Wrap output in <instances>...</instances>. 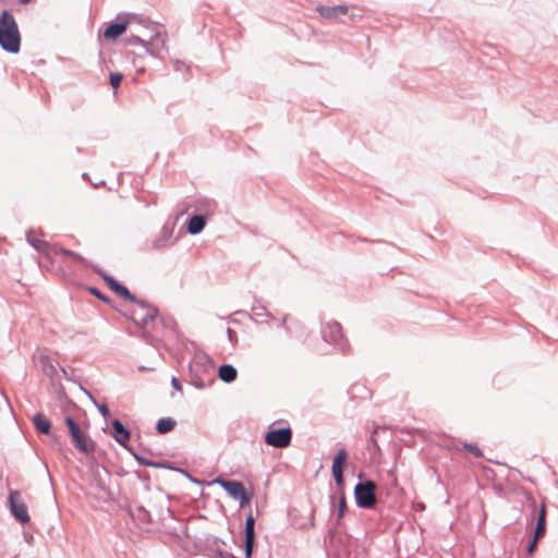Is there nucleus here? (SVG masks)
Wrapping results in <instances>:
<instances>
[{"label": "nucleus", "instance_id": "nucleus-40", "mask_svg": "<svg viewBox=\"0 0 558 558\" xmlns=\"http://www.w3.org/2000/svg\"><path fill=\"white\" fill-rule=\"evenodd\" d=\"M286 320H287V315L283 316L282 320H281V325H284L286 324Z\"/></svg>", "mask_w": 558, "mask_h": 558}, {"label": "nucleus", "instance_id": "nucleus-4", "mask_svg": "<svg viewBox=\"0 0 558 558\" xmlns=\"http://www.w3.org/2000/svg\"><path fill=\"white\" fill-rule=\"evenodd\" d=\"M322 336L327 343L332 344L338 351L345 352L349 348L348 341L342 335L341 325L338 322H327L322 327Z\"/></svg>", "mask_w": 558, "mask_h": 558}, {"label": "nucleus", "instance_id": "nucleus-34", "mask_svg": "<svg viewBox=\"0 0 558 558\" xmlns=\"http://www.w3.org/2000/svg\"><path fill=\"white\" fill-rule=\"evenodd\" d=\"M89 292L98 298L99 300L107 301L108 299L97 289L94 287L88 288Z\"/></svg>", "mask_w": 558, "mask_h": 558}, {"label": "nucleus", "instance_id": "nucleus-6", "mask_svg": "<svg viewBox=\"0 0 558 558\" xmlns=\"http://www.w3.org/2000/svg\"><path fill=\"white\" fill-rule=\"evenodd\" d=\"M291 440L292 429L290 427L274 428V425H270L265 434V442L274 448H287L290 446Z\"/></svg>", "mask_w": 558, "mask_h": 558}, {"label": "nucleus", "instance_id": "nucleus-9", "mask_svg": "<svg viewBox=\"0 0 558 558\" xmlns=\"http://www.w3.org/2000/svg\"><path fill=\"white\" fill-rule=\"evenodd\" d=\"M214 368L211 357L204 352H196L190 363V373L208 374Z\"/></svg>", "mask_w": 558, "mask_h": 558}, {"label": "nucleus", "instance_id": "nucleus-31", "mask_svg": "<svg viewBox=\"0 0 558 558\" xmlns=\"http://www.w3.org/2000/svg\"><path fill=\"white\" fill-rule=\"evenodd\" d=\"M345 507H347L345 496L343 493H341L340 498H339L338 519H340L344 515Z\"/></svg>", "mask_w": 558, "mask_h": 558}, {"label": "nucleus", "instance_id": "nucleus-7", "mask_svg": "<svg viewBox=\"0 0 558 558\" xmlns=\"http://www.w3.org/2000/svg\"><path fill=\"white\" fill-rule=\"evenodd\" d=\"M234 500H238L240 507L250 504L251 495L246 492L243 483L238 481L229 480H217L216 481Z\"/></svg>", "mask_w": 558, "mask_h": 558}, {"label": "nucleus", "instance_id": "nucleus-39", "mask_svg": "<svg viewBox=\"0 0 558 558\" xmlns=\"http://www.w3.org/2000/svg\"><path fill=\"white\" fill-rule=\"evenodd\" d=\"M60 372L62 373V376H63L65 379H70L69 374H68V372H66L64 368H62V367H61V368H60Z\"/></svg>", "mask_w": 558, "mask_h": 558}, {"label": "nucleus", "instance_id": "nucleus-30", "mask_svg": "<svg viewBox=\"0 0 558 558\" xmlns=\"http://www.w3.org/2000/svg\"><path fill=\"white\" fill-rule=\"evenodd\" d=\"M463 447L476 458L483 457V452L477 446L473 444H464Z\"/></svg>", "mask_w": 558, "mask_h": 558}, {"label": "nucleus", "instance_id": "nucleus-20", "mask_svg": "<svg viewBox=\"0 0 558 558\" xmlns=\"http://www.w3.org/2000/svg\"><path fill=\"white\" fill-rule=\"evenodd\" d=\"M35 428L41 434H49L51 428L50 421L41 413H36L33 417Z\"/></svg>", "mask_w": 558, "mask_h": 558}, {"label": "nucleus", "instance_id": "nucleus-32", "mask_svg": "<svg viewBox=\"0 0 558 558\" xmlns=\"http://www.w3.org/2000/svg\"><path fill=\"white\" fill-rule=\"evenodd\" d=\"M332 476L338 487H342L344 484L343 471H332Z\"/></svg>", "mask_w": 558, "mask_h": 558}, {"label": "nucleus", "instance_id": "nucleus-10", "mask_svg": "<svg viewBox=\"0 0 558 558\" xmlns=\"http://www.w3.org/2000/svg\"><path fill=\"white\" fill-rule=\"evenodd\" d=\"M255 544V519L252 514L246 517L244 530L245 558H251Z\"/></svg>", "mask_w": 558, "mask_h": 558}, {"label": "nucleus", "instance_id": "nucleus-36", "mask_svg": "<svg viewBox=\"0 0 558 558\" xmlns=\"http://www.w3.org/2000/svg\"><path fill=\"white\" fill-rule=\"evenodd\" d=\"M134 458L136 459V461L141 464V465H145L147 466V463H150L151 460H148V459H145L143 457H140L137 454H134Z\"/></svg>", "mask_w": 558, "mask_h": 558}, {"label": "nucleus", "instance_id": "nucleus-23", "mask_svg": "<svg viewBox=\"0 0 558 558\" xmlns=\"http://www.w3.org/2000/svg\"><path fill=\"white\" fill-rule=\"evenodd\" d=\"M26 239H27V242L38 252L43 253V254H46L48 256H50V247H51V244L45 242V241H40V240H37V239H33L31 238V234L29 232L26 233Z\"/></svg>", "mask_w": 558, "mask_h": 558}, {"label": "nucleus", "instance_id": "nucleus-35", "mask_svg": "<svg viewBox=\"0 0 558 558\" xmlns=\"http://www.w3.org/2000/svg\"><path fill=\"white\" fill-rule=\"evenodd\" d=\"M171 386L173 387L174 390L182 391V385L180 380L174 376L171 378Z\"/></svg>", "mask_w": 558, "mask_h": 558}, {"label": "nucleus", "instance_id": "nucleus-22", "mask_svg": "<svg viewBox=\"0 0 558 558\" xmlns=\"http://www.w3.org/2000/svg\"><path fill=\"white\" fill-rule=\"evenodd\" d=\"M348 452L340 449L333 457L331 471H344L347 468Z\"/></svg>", "mask_w": 558, "mask_h": 558}, {"label": "nucleus", "instance_id": "nucleus-41", "mask_svg": "<svg viewBox=\"0 0 558 558\" xmlns=\"http://www.w3.org/2000/svg\"><path fill=\"white\" fill-rule=\"evenodd\" d=\"M29 1H31V0H20V2H21V3H23V4H26V3H28Z\"/></svg>", "mask_w": 558, "mask_h": 558}, {"label": "nucleus", "instance_id": "nucleus-12", "mask_svg": "<svg viewBox=\"0 0 558 558\" xmlns=\"http://www.w3.org/2000/svg\"><path fill=\"white\" fill-rule=\"evenodd\" d=\"M173 230L168 226H163L160 234L153 241L151 250H161L165 247H169L174 244L175 239H173Z\"/></svg>", "mask_w": 558, "mask_h": 558}, {"label": "nucleus", "instance_id": "nucleus-27", "mask_svg": "<svg viewBox=\"0 0 558 558\" xmlns=\"http://www.w3.org/2000/svg\"><path fill=\"white\" fill-rule=\"evenodd\" d=\"M252 313L256 318L271 317V314L263 305H254Z\"/></svg>", "mask_w": 558, "mask_h": 558}, {"label": "nucleus", "instance_id": "nucleus-17", "mask_svg": "<svg viewBox=\"0 0 558 558\" xmlns=\"http://www.w3.org/2000/svg\"><path fill=\"white\" fill-rule=\"evenodd\" d=\"M206 226V219L203 215H194L189 219L187 232L192 235L201 233Z\"/></svg>", "mask_w": 558, "mask_h": 558}, {"label": "nucleus", "instance_id": "nucleus-38", "mask_svg": "<svg viewBox=\"0 0 558 558\" xmlns=\"http://www.w3.org/2000/svg\"><path fill=\"white\" fill-rule=\"evenodd\" d=\"M227 333H228V338H229V340H230L231 342H233V339H234V337H235V332H234V330H232L231 328H228V329H227Z\"/></svg>", "mask_w": 558, "mask_h": 558}, {"label": "nucleus", "instance_id": "nucleus-1", "mask_svg": "<svg viewBox=\"0 0 558 558\" xmlns=\"http://www.w3.org/2000/svg\"><path fill=\"white\" fill-rule=\"evenodd\" d=\"M21 36L14 16L4 10L0 14V46L3 50L17 53L20 51Z\"/></svg>", "mask_w": 558, "mask_h": 558}, {"label": "nucleus", "instance_id": "nucleus-11", "mask_svg": "<svg viewBox=\"0 0 558 558\" xmlns=\"http://www.w3.org/2000/svg\"><path fill=\"white\" fill-rule=\"evenodd\" d=\"M101 277L114 293L130 302H136V296L133 293H131L126 287L117 281L113 277L107 274H102Z\"/></svg>", "mask_w": 558, "mask_h": 558}, {"label": "nucleus", "instance_id": "nucleus-18", "mask_svg": "<svg viewBox=\"0 0 558 558\" xmlns=\"http://www.w3.org/2000/svg\"><path fill=\"white\" fill-rule=\"evenodd\" d=\"M238 371L236 368L231 364H222L218 368V377L227 383H233L236 379Z\"/></svg>", "mask_w": 558, "mask_h": 558}, {"label": "nucleus", "instance_id": "nucleus-8", "mask_svg": "<svg viewBox=\"0 0 558 558\" xmlns=\"http://www.w3.org/2000/svg\"><path fill=\"white\" fill-rule=\"evenodd\" d=\"M10 509L16 520L22 523L29 521L27 507L21 499V495L17 492H13L9 496Z\"/></svg>", "mask_w": 558, "mask_h": 558}, {"label": "nucleus", "instance_id": "nucleus-24", "mask_svg": "<svg viewBox=\"0 0 558 558\" xmlns=\"http://www.w3.org/2000/svg\"><path fill=\"white\" fill-rule=\"evenodd\" d=\"M175 424L177 422L172 417H162L158 420L156 424V430L158 434L163 435L171 432L174 428Z\"/></svg>", "mask_w": 558, "mask_h": 558}, {"label": "nucleus", "instance_id": "nucleus-37", "mask_svg": "<svg viewBox=\"0 0 558 558\" xmlns=\"http://www.w3.org/2000/svg\"><path fill=\"white\" fill-rule=\"evenodd\" d=\"M147 466H153V468H168L166 465V463H162V462H156V461H150V463H147Z\"/></svg>", "mask_w": 558, "mask_h": 558}, {"label": "nucleus", "instance_id": "nucleus-16", "mask_svg": "<svg viewBox=\"0 0 558 558\" xmlns=\"http://www.w3.org/2000/svg\"><path fill=\"white\" fill-rule=\"evenodd\" d=\"M546 505L543 501L537 514L536 525L533 534L535 535V538H543L546 533Z\"/></svg>", "mask_w": 558, "mask_h": 558}, {"label": "nucleus", "instance_id": "nucleus-2", "mask_svg": "<svg viewBox=\"0 0 558 558\" xmlns=\"http://www.w3.org/2000/svg\"><path fill=\"white\" fill-rule=\"evenodd\" d=\"M356 506L363 509H373L377 502L376 484L371 480L360 482L354 487Z\"/></svg>", "mask_w": 558, "mask_h": 558}, {"label": "nucleus", "instance_id": "nucleus-28", "mask_svg": "<svg viewBox=\"0 0 558 558\" xmlns=\"http://www.w3.org/2000/svg\"><path fill=\"white\" fill-rule=\"evenodd\" d=\"M126 43L129 45H141V46L145 47L146 50H148V48H147L148 47V43L145 41L144 39H142L141 37H138V36H135V35L129 36L126 38Z\"/></svg>", "mask_w": 558, "mask_h": 558}, {"label": "nucleus", "instance_id": "nucleus-26", "mask_svg": "<svg viewBox=\"0 0 558 558\" xmlns=\"http://www.w3.org/2000/svg\"><path fill=\"white\" fill-rule=\"evenodd\" d=\"M203 374H198V373H190V377H191V384L197 388V389H204L205 388V381L202 377Z\"/></svg>", "mask_w": 558, "mask_h": 558}, {"label": "nucleus", "instance_id": "nucleus-19", "mask_svg": "<svg viewBox=\"0 0 558 558\" xmlns=\"http://www.w3.org/2000/svg\"><path fill=\"white\" fill-rule=\"evenodd\" d=\"M40 365H41V368H43V372L44 374L51 378V379H54L58 377V369H57V366L54 365L53 361L48 357V356H40Z\"/></svg>", "mask_w": 558, "mask_h": 558}, {"label": "nucleus", "instance_id": "nucleus-21", "mask_svg": "<svg viewBox=\"0 0 558 558\" xmlns=\"http://www.w3.org/2000/svg\"><path fill=\"white\" fill-rule=\"evenodd\" d=\"M52 254H54V255L62 254L64 256H70V257L74 258L75 260H77V262H80L82 264L86 263V259L82 255H80V254H77V253H75L73 251L63 248V247H61V246H59L57 244H51L50 255H52Z\"/></svg>", "mask_w": 558, "mask_h": 558}, {"label": "nucleus", "instance_id": "nucleus-5", "mask_svg": "<svg viewBox=\"0 0 558 558\" xmlns=\"http://www.w3.org/2000/svg\"><path fill=\"white\" fill-rule=\"evenodd\" d=\"M133 303L136 306L132 310L131 318L137 326L145 327L149 322L156 318L158 310L155 306L138 299Z\"/></svg>", "mask_w": 558, "mask_h": 558}, {"label": "nucleus", "instance_id": "nucleus-13", "mask_svg": "<svg viewBox=\"0 0 558 558\" xmlns=\"http://www.w3.org/2000/svg\"><path fill=\"white\" fill-rule=\"evenodd\" d=\"M317 12L325 19L328 20H335L338 19L341 15H345L349 11V8L347 5H318Z\"/></svg>", "mask_w": 558, "mask_h": 558}, {"label": "nucleus", "instance_id": "nucleus-33", "mask_svg": "<svg viewBox=\"0 0 558 558\" xmlns=\"http://www.w3.org/2000/svg\"><path fill=\"white\" fill-rule=\"evenodd\" d=\"M541 538H535V535H533V538L530 541L527 547H526V553L529 555H532L536 548H537V543Z\"/></svg>", "mask_w": 558, "mask_h": 558}, {"label": "nucleus", "instance_id": "nucleus-25", "mask_svg": "<svg viewBox=\"0 0 558 558\" xmlns=\"http://www.w3.org/2000/svg\"><path fill=\"white\" fill-rule=\"evenodd\" d=\"M84 392L88 396V398L93 401V403L97 407L99 413L107 418L110 415V411L106 404H99L96 399L87 391L84 390Z\"/></svg>", "mask_w": 558, "mask_h": 558}, {"label": "nucleus", "instance_id": "nucleus-3", "mask_svg": "<svg viewBox=\"0 0 558 558\" xmlns=\"http://www.w3.org/2000/svg\"><path fill=\"white\" fill-rule=\"evenodd\" d=\"M65 424L75 447L83 453H93L96 449V442L81 430L78 424L71 416L65 417Z\"/></svg>", "mask_w": 558, "mask_h": 558}, {"label": "nucleus", "instance_id": "nucleus-14", "mask_svg": "<svg viewBox=\"0 0 558 558\" xmlns=\"http://www.w3.org/2000/svg\"><path fill=\"white\" fill-rule=\"evenodd\" d=\"M112 426V437L114 440L123 446L126 447V442L129 441L131 437L130 430L119 421L114 420L111 424Z\"/></svg>", "mask_w": 558, "mask_h": 558}, {"label": "nucleus", "instance_id": "nucleus-29", "mask_svg": "<svg viewBox=\"0 0 558 558\" xmlns=\"http://www.w3.org/2000/svg\"><path fill=\"white\" fill-rule=\"evenodd\" d=\"M122 77L123 76L121 73H118V72L110 73V85L113 88H118L121 84Z\"/></svg>", "mask_w": 558, "mask_h": 558}, {"label": "nucleus", "instance_id": "nucleus-15", "mask_svg": "<svg viewBox=\"0 0 558 558\" xmlns=\"http://www.w3.org/2000/svg\"><path fill=\"white\" fill-rule=\"evenodd\" d=\"M132 20L122 21L118 23H111L104 32V37L106 39H117L121 36L128 27V24L131 23Z\"/></svg>", "mask_w": 558, "mask_h": 558}]
</instances>
